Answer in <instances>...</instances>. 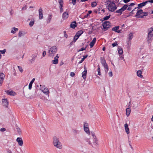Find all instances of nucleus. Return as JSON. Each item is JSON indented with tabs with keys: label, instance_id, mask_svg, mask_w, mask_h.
Instances as JSON below:
<instances>
[{
	"label": "nucleus",
	"instance_id": "obj_15",
	"mask_svg": "<svg viewBox=\"0 0 153 153\" xmlns=\"http://www.w3.org/2000/svg\"><path fill=\"white\" fill-rule=\"evenodd\" d=\"M6 92L8 94L11 96H14L16 94L14 91L12 90H7Z\"/></svg>",
	"mask_w": 153,
	"mask_h": 153
},
{
	"label": "nucleus",
	"instance_id": "obj_56",
	"mask_svg": "<svg viewBox=\"0 0 153 153\" xmlns=\"http://www.w3.org/2000/svg\"><path fill=\"white\" fill-rule=\"evenodd\" d=\"M108 75L110 76V77L112 76L113 75V74H112V72L111 71H110V72H109L108 73Z\"/></svg>",
	"mask_w": 153,
	"mask_h": 153
},
{
	"label": "nucleus",
	"instance_id": "obj_64",
	"mask_svg": "<svg viewBox=\"0 0 153 153\" xmlns=\"http://www.w3.org/2000/svg\"><path fill=\"white\" fill-rule=\"evenodd\" d=\"M7 153H12L10 149H8L7 150Z\"/></svg>",
	"mask_w": 153,
	"mask_h": 153
},
{
	"label": "nucleus",
	"instance_id": "obj_9",
	"mask_svg": "<svg viewBox=\"0 0 153 153\" xmlns=\"http://www.w3.org/2000/svg\"><path fill=\"white\" fill-rule=\"evenodd\" d=\"M2 104L3 106L7 107L8 105V102L7 99H2Z\"/></svg>",
	"mask_w": 153,
	"mask_h": 153
},
{
	"label": "nucleus",
	"instance_id": "obj_36",
	"mask_svg": "<svg viewBox=\"0 0 153 153\" xmlns=\"http://www.w3.org/2000/svg\"><path fill=\"white\" fill-rule=\"evenodd\" d=\"M59 7H63V2L62 0H59Z\"/></svg>",
	"mask_w": 153,
	"mask_h": 153
},
{
	"label": "nucleus",
	"instance_id": "obj_47",
	"mask_svg": "<svg viewBox=\"0 0 153 153\" xmlns=\"http://www.w3.org/2000/svg\"><path fill=\"white\" fill-rule=\"evenodd\" d=\"M91 135L93 136V139L97 138V137L95 135V133L94 132H91Z\"/></svg>",
	"mask_w": 153,
	"mask_h": 153
},
{
	"label": "nucleus",
	"instance_id": "obj_24",
	"mask_svg": "<svg viewBox=\"0 0 153 153\" xmlns=\"http://www.w3.org/2000/svg\"><path fill=\"white\" fill-rule=\"evenodd\" d=\"M35 80V78H33L31 80V81L30 82V83L29 85V87H28V88L30 90H31L32 88V85L34 81Z\"/></svg>",
	"mask_w": 153,
	"mask_h": 153
},
{
	"label": "nucleus",
	"instance_id": "obj_38",
	"mask_svg": "<svg viewBox=\"0 0 153 153\" xmlns=\"http://www.w3.org/2000/svg\"><path fill=\"white\" fill-rule=\"evenodd\" d=\"M72 131L73 133L76 134H78L79 133V131L76 129H73Z\"/></svg>",
	"mask_w": 153,
	"mask_h": 153
},
{
	"label": "nucleus",
	"instance_id": "obj_31",
	"mask_svg": "<svg viewBox=\"0 0 153 153\" xmlns=\"http://www.w3.org/2000/svg\"><path fill=\"white\" fill-rule=\"evenodd\" d=\"M98 139L97 138L93 139V143L95 146L98 145L97 143Z\"/></svg>",
	"mask_w": 153,
	"mask_h": 153
},
{
	"label": "nucleus",
	"instance_id": "obj_51",
	"mask_svg": "<svg viewBox=\"0 0 153 153\" xmlns=\"http://www.w3.org/2000/svg\"><path fill=\"white\" fill-rule=\"evenodd\" d=\"M75 75V73L74 72H71L70 73V75L72 77H74Z\"/></svg>",
	"mask_w": 153,
	"mask_h": 153
},
{
	"label": "nucleus",
	"instance_id": "obj_6",
	"mask_svg": "<svg viewBox=\"0 0 153 153\" xmlns=\"http://www.w3.org/2000/svg\"><path fill=\"white\" fill-rule=\"evenodd\" d=\"M83 33V31L82 30H79L78 31L74 37V39L73 42H75L76 40L81 35V34H82Z\"/></svg>",
	"mask_w": 153,
	"mask_h": 153
},
{
	"label": "nucleus",
	"instance_id": "obj_35",
	"mask_svg": "<svg viewBox=\"0 0 153 153\" xmlns=\"http://www.w3.org/2000/svg\"><path fill=\"white\" fill-rule=\"evenodd\" d=\"M91 13H92V11H91V10L88 11V12L84 16V18H87L89 15V14Z\"/></svg>",
	"mask_w": 153,
	"mask_h": 153
},
{
	"label": "nucleus",
	"instance_id": "obj_28",
	"mask_svg": "<svg viewBox=\"0 0 153 153\" xmlns=\"http://www.w3.org/2000/svg\"><path fill=\"white\" fill-rule=\"evenodd\" d=\"M84 131L87 134L90 135V133L88 127L84 128Z\"/></svg>",
	"mask_w": 153,
	"mask_h": 153
},
{
	"label": "nucleus",
	"instance_id": "obj_55",
	"mask_svg": "<svg viewBox=\"0 0 153 153\" xmlns=\"http://www.w3.org/2000/svg\"><path fill=\"white\" fill-rule=\"evenodd\" d=\"M76 0H72V2L73 5H75L76 3Z\"/></svg>",
	"mask_w": 153,
	"mask_h": 153
},
{
	"label": "nucleus",
	"instance_id": "obj_5",
	"mask_svg": "<svg viewBox=\"0 0 153 153\" xmlns=\"http://www.w3.org/2000/svg\"><path fill=\"white\" fill-rule=\"evenodd\" d=\"M128 6V5L126 4L124 5L120 9L116 10L115 13H118V15H120L127 8Z\"/></svg>",
	"mask_w": 153,
	"mask_h": 153
},
{
	"label": "nucleus",
	"instance_id": "obj_2",
	"mask_svg": "<svg viewBox=\"0 0 153 153\" xmlns=\"http://www.w3.org/2000/svg\"><path fill=\"white\" fill-rule=\"evenodd\" d=\"M107 4V8L110 11L114 12L117 9V7L112 1H108Z\"/></svg>",
	"mask_w": 153,
	"mask_h": 153
},
{
	"label": "nucleus",
	"instance_id": "obj_14",
	"mask_svg": "<svg viewBox=\"0 0 153 153\" xmlns=\"http://www.w3.org/2000/svg\"><path fill=\"white\" fill-rule=\"evenodd\" d=\"M148 3L147 1H145L140 4H138V8L139 9L145 6Z\"/></svg>",
	"mask_w": 153,
	"mask_h": 153
},
{
	"label": "nucleus",
	"instance_id": "obj_11",
	"mask_svg": "<svg viewBox=\"0 0 153 153\" xmlns=\"http://www.w3.org/2000/svg\"><path fill=\"white\" fill-rule=\"evenodd\" d=\"M39 19H41L43 18V10L42 8H40L39 10Z\"/></svg>",
	"mask_w": 153,
	"mask_h": 153
},
{
	"label": "nucleus",
	"instance_id": "obj_50",
	"mask_svg": "<svg viewBox=\"0 0 153 153\" xmlns=\"http://www.w3.org/2000/svg\"><path fill=\"white\" fill-rule=\"evenodd\" d=\"M86 47H85V48H82L81 49H80L78 51V52H79V51H83L84 50H85L86 49Z\"/></svg>",
	"mask_w": 153,
	"mask_h": 153
},
{
	"label": "nucleus",
	"instance_id": "obj_8",
	"mask_svg": "<svg viewBox=\"0 0 153 153\" xmlns=\"http://www.w3.org/2000/svg\"><path fill=\"white\" fill-rule=\"evenodd\" d=\"M5 75L3 73H0V86H1L3 82Z\"/></svg>",
	"mask_w": 153,
	"mask_h": 153
},
{
	"label": "nucleus",
	"instance_id": "obj_52",
	"mask_svg": "<svg viewBox=\"0 0 153 153\" xmlns=\"http://www.w3.org/2000/svg\"><path fill=\"white\" fill-rule=\"evenodd\" d=\"M17 130L18 132L19 133V134H20L21 133V131L20 129L19 128H17Z\"/></svg>",
	"mask_w": 153,
	"mask_h": 153
},
{
	"label": "nucleus",
	"instance_id": "obj_32",
	"mask_svg": "<svg viewBox=\"0 0 153 153\" xmlns=\"http://www.w3.org/2000/svg\"><path fill=\"white\" fill-rule=\"evenodd\" d=\"M105 68V71L107 72L108 70V67L107 64H105L103 66Z\"/></svg>",
	"mask_w": 153,
	"mask_h": 153
},
{
	"label": "nucleus",
	"instance_id": "obj_49",
	"mask_svg": "<svg viewBox=\"0 0 153 153\" xmlns=\"http://www.w3.org/2000/svg\"><path fill=\"white\" fill-rule=\"evenodd\" d=\"M63 33L64 36L66 38H67L68 37V35L66 34V32L65 31H64Z\"/></svg>",
	"mask_w": 153,
	"mask_h": 153
},
{
	"label": "nucleus",
	"instance_id": "obj_17",
	"mask_svg": "<svg viewBox=\"0 0 153 153\" xmlns=\"http://www.w3.org/2000/svg\"><path fill=\"white\" fill-rule=\"evenodd\" d=\"M69 14L67 12H65L62 15V18L64 19H66L68 17Z\"/></svg>",
	"mask_w": 153,
	"mask_h": 153
},
{
	"label": "nucleus",
	"instance_id": "obj_48",
	"mask_svg": "<svg viewBox=\"0 0 153 153\" xmlns=\"http://www.w3.org/2000/svg\"><path fill=\"white\" fill-rule=\"evenodd\" d=\"M6 52V50L4 49L3 50H0V52L2 54H4Z\"/></svg>",
	"mask_w": 153,
	"mask_h": 153
},
{
	"label": "nucleus",
	"instance_id": "obj_18",
	"mask_svg": "<svg viewBox=\"0 0 153 153\" xmlns=\"http://www.w3.org/2000/svg\"><path fill=\"white\" fill-rule=\"evenodd\" d=\"M96 38H94L93 39V40L91 41V42H90V48H92L93 46H94V44H95L96 41Z\"/></svg>",
	"mask_w": 153,
	"mask_h": 153
},
{
	"label": "nucleus",
	"instance_id": "obj_43",
	"mask_svg": "<svg viewBox=\"0 0 153 153\" xmlns=\"http://www.w3.org/2000/svg\"><path fill=\"white\" fill-rule=\"evenodd\" d=\"M18 69H19V71L21 72L22 73V72H23V70L21 67L20 66H18Z\"/></svg>",
	"mask_w": 153,
	"mask_h": 153
},
{
	"label": "nucleus",
	"instance_id": "obj_3",
	"mask_svg": "<svg viewBox=\"0 0 153 153\" xmlns=\"http://www.w3.org/2000/svg\"><path fill=\"white\" fill-rule=\"evenodd\" d=\"M57 51L56 46H53L51 47L48 50L49 56L51 57H53Z\"/></svg>",
	"mask_w": 153,
	"mask_h": 153
},
{
	"label": "nucleus",
	"instance_id": "obj_10",
	"mask_svg": "<svg viewBox=\"0 0 153 153\" xmlns=\"http://www.w3.org/2000/svg\"><path fill=\"white\" fill-rule=\"evenodd\" d=\"M16 140L18 143L19 145L20 146H22L23 143L22 139L21 137H17Z\"/></svg>",
	"mask_w": 153,
	"mask_h": 153
},
{
	"label": "nucleus",
	"instance_id": "obj_42",
	"mask_svg": "<svg viewBox=\"0 0 153 153\" xmlns=\"http://www.w3.org/2000/svg\"><path fill=\"white\" fill-rule=\"evenodd\" d=\"M97 5V3L96 2H92L91 4V6L92 7H95Z\"/></svg>",
	"mask_w": 153,
	"mask_h": 153
},
{
	"label": "nucleus",
	"instance_id": "obj_29",
	"mask_svg": "<svg viewBox=\"0 0 153 153\" xmlns=\"http://www.w3.org/2000/svg\"><path fill=\"white\" fill-rule=\"evenodd\" d=\"M137 75L140 78L143 77V76L142 75V72L140 70H139L137 71Z\"/></svg>",
	"mask_w": 153,
	"mask_h": 153
},
{
	"label": "nucleus",
	"instance_id": "obj_40",
	"mask_svg": "<svg viewBox=\"0 0 153 153\" xmlns=\"http://www.w3.org/2000/svg\"><path fill=\"white\" fill-rule=\"evenodd\" d=\"M40 90H41L42 91V90H44L45 89V88H46V87H45V85H40Z\"/></svg>",
	"mask_w": 153,
	"mask_h": 153
},
{
	"label": "nucleus",
	"instance_id": "obj_20",
	"mask_svg": "<svg viewBox=\"0 0 153 153\" xmlns=\"http://www.w3.org/2000/svg\"><path fill=\"white\" fill-rule=\"evenodd\" d=\"M42 92H43L44 94L46 95L50 93L49 90L47 87L45 88V89L42 91Z\"/></svg>",
	"mask_w": 153,
	"mask_h": 153
},
{
	"label": "nucleus",
	"instance_id": "obj_21",
	"mask_svg": "<svg viewBox=\"0 0 153 153\" xmlns=\"http://www.w3.org/2000/svg\"><path fill=\"white\" fill-rule=\"evenodd\" d=\"M52 18V15L50 14L48 15V17L47 20V22L48 24L49 23L51 20Z\"/></svg>",
	"mask_w": 153,
	"mask_h": 153
},
{
	"label": "nucleus",
	"instance_id": "obj_54",
	"mask_svg": "<svg viewBox=\"0 0 153 153\" xmlns=\"http://www.w3.org/2000/svg\"><path fill=\"white\" fill-rule=\"evenodd\" d=\"M106 62L105 60V59L104 58H103L101 59V63L102 64L103 63H105Z\"/></svg>",
	"mask_w": 153,
	"mask_h": 153
},
{
	"label": "nucleus",
	"instance_id": "obj_63",
	"mask_svg": "<svg viewBox=\"0 0 153 153\" xmlns=\"http://www.w3.org/2000/svg\"><path fill=\"white\" fill-rule=\"evenodd\" d=\"M147 1L148 3L150 2L152 3H153V0H149L148 1Z\"/></svg>",
	"mask_w": 153,
	"mask_h": 153
},
{
	"label": "nucleus",
	"instance_id": "obj_41",
	"mask_svg": "<svg viewBox=\"0 0 153 153\" xmlns=\"http://www.w3.org/2000/svg\"><path fill=\"white\" fill-rule=\"evenodd\" d=\"M111 15H109L108 16L105 17L103 18V19L104 20H108L110 17Z\"/></svg>",
	"mask_w": 153,
	"mask_h": 153
},
{
	"label": "nucleus",
	"instance_id": "obj_4",
	"mask_svg": "<svg viewBox=\"0 0 153 153\" xmlns=\"http://www.w3.org/2000/svg\"><path fill=\"white\" fill-rule=\"evenodd\" d=\"M153 36V27H151L148 30V41L150 43L151 42Z\"/></svg>",
	"mask_w": 153,
	"mask_h": 153
},
{
	"label": "nucleus",
	"instance_id": "obj_44",
	"mask_svg": "<svg viewBox=\"0 0 153 153\" xmlns=\"http://www.w3.org/2000/svg\"><path fill=\"white\" fill-rule=\"evenodd\" d=\"M88 123L86 122L84 123V128H87L88 127Z\"/></svg>",
	"mask_w": 153,
	"mask_h": 153
},
{
	"label": "nucleus",
	"instance_id": "obj_59",
	"mask_svg": "<svg viewBox=\"0 0 153 153\" xmlns=\"http://www.w3.org/2000/svg\"><path fill=\"white\" fill-rule=\"evenodd\" d=\"M59 9L60 12H62L63 10V7H59Z\"/></svg>",
	"mask_w": 153,
	"mask_h": 153
},
{
	"label": "nucleus",
	"instance_id": "obj_13",
	"mask_svg": "<svg viewBox=\"0 0 153 153\" xmlns=\"http://www.w3.org/2000/svg\"><path fill=\"white\" fill-rule=\"evenodd\" d=\"M143 10L142 9H140L138 10L137 12L136 15L135 16V17H137L140 16L143 13Z\"/></svg>",
	"mask_w": 153,
	"mask_h": 153
},
{
	"label": "nucleus",
	"instance_id": "obj_22",
	"mask_svg": "<svg viewBox=\"0 0 153 153\" xmlns=\"http://www.w3.org/2000/svg\"><path fill=\"white\" fill-rule=\"evenodd\" d=\"M77 24L75 21L72 22L70 24V27L73 29H74L76 27Z\"/></svg>",
	"mask_w": 153,
	"mask_h": 153
},
{
	"label": "nucleus",
	"instance_id": "obj_1",
	"mask_svg": "<svg viewBox=\"0 0 153 153\" xmlns=\"http://www.w3.org/2000/svg\"><path fill=\"white\" fill-rule=\"evenodd\" d=\"M53 143L54 146L59 149H62L63 146L62 143L60 141L59 138L56 136L53 137Z\"/></svg>",
	"mask_w": 153,
	"mask_h": 153
},
{
	"label": "nucleus",
	"instance_id": "obj_60",
	"mask_svg": "<svg viewBox=\"0 0 153 153\" xmlns=\"http://www.w3.org/2000/svg\"><path fill=\"white\" fill-rule=\"evenodd\" d=\"M84 59L83 58H82L81 60L78 63L81 64V63H82L84 61Z\"/></svg>",
	"mask_w": 153,
	"mask_h": 153
},
{
	"label": "nucleus",
	"instance_id": "obj_57",
	"mask_svg": "<svg viewBox=\"0 0 153 153\" xmlns=\"http://www.w3.org/2000/svg\"><path fill=\"white\" fill-rule=\"evenodd\" d=\"M0 131L2 132L4 131H6V129L4 128H2L0 129Z\"/></svg>",
	"mask_w": 153,
	"mask_h": 153
},
{
	"label": "nucleus",
	"instance_id": "obj_33",
	"mask_svg": "<svg viewBox=\"0 0 153 153\" xmlns=\"http://www.w3.org/2000/svg\"><path fill=\"white\" fill-rule=\"evenodd\" d=\"M133 37V35L132 33H130L128 35V39L129 41L132 39Z\"/></svg>",
	"mask_w": 153,
	"mask_h": 153
},
{
	"label": "nucleus",
	"instance_id": "obj_30",
	"mask_svg": "<svg viewBox=\"0 0 153 153\" xmlns=\"http://www.w3.org/2000/svg\"><path fill=\"white\" fill-rule=\"evenodd\" d=\"M25 34V33L24 32L19 31L18 34V36L21 37L22 36H24Z\"/></svg>",
	"mask_w": 153,
	"mask_h": 153
},
{
	"label": "nucleus",
	"instance_id": "obj_34",
	"mask_svg": "<svg viewBox=\"0 0 153 153\" xmlns=\"http://www.w3.org/2000/svg\"><path fill=\"white\" fill-rule=\"evenodd\" d=\"M18 30V28L15 27H13L11 31V33H14L15 32L17 31Z\"/></svg>",
	"mask_w": 153,
	"mask_h": 153
},
{
	"label": "nucleus",
	"instance_id": "obj_46",
	"mask_svg": "<svg viewBox=\"0 0 153 153\" xmlns=\"http://www.w3.org/2000/svg\"><path fill=\"white\" fill-rule=\"evenodd\" d=\"M34 21H31L29 25L30 27H32L34 24Z\"/></svg>",
	"mask_w": 153,
	"mask_h": 153
},
{
	"label": "nucleus",
	"instance_id": "obj_62",
	"mask_svg": "<svg viewBox=\"0 0 153 153\" xmlns=\"http://www.w3.org/2000/svg\"><path fill=\"white\" fill-rule=\"evenodd\" d=\"M131 7L128 6V7L127 9V10L129 11H130L131 10Z\"/></svg>",
	"mask_w": 153,
	"mask_h": 153
},
{
	"label": "nucleus",
	"instance_id": "obj_27",
	"mask_svg": "<svg viewBox=\"0 0 153 153\" xmlns=\"http://www.w3.org/2000/svg\"><path fill=\"white\" fill-rule=\"evenodd\" d=\"M131 112V110L130 108H127L126 109V114L127 116H128L130 114Z\"/></svg>",
	"mask_w": 153,
	"mask_h": 153
},
{
	"label": "nucleus",
	"instance_id": "obj_12",
	"mask_svg": "<svg viewBox=\"0 0 153 153\" xmlns=\"http://www.w3.org/2000/svg\"><path fill=\"white\" fill-rule=\"evenodd\" d=\"M85 70L82 73V77L85 79H86V75L87 72V70L86 68L85 67H84Z\"/></svg>",
	"mask_w": 153,
	"mask_h": 153
},
{
	"label": "nucleus",
	"instance_id": "obj_37",
	"mask_svg": "<svg viewBox=\"0 0 153 153\" xmlns=\"http://www.w3.org/2000/svg\"><path fill=\"white\" fill-rule=\"evenodd\" d=\"M98 75H101V73L100 72V67L99 65H98V69H97Z\"/></svg>",
	"mask_w": 153,
	"mask_h": 153
},
{
	"label": "nucleus",
	"instance_id": "obj_19",
	"mask_svg": "<svg viewBox=\"0 0 153 153\" xmlns=\"http://www.w3.org/2000/svg\"><path fill=\"white\" fill-rule=\"evenodd\" d=\"M118 50L119 56L121 57H122V58H123V52L122 49L121 48H118Z\"/></svg>",
	"mask_w": 153,
	"mask_h": 153
},
{
	"label": "nucleus",
	"instance_id": "obj_25",
	"mask_svg": "<svg viewBox=\"0 0 153 153\" xmlns=\"http://www.w3.org/2000/svg\"><path fill=\"white\" fill-rule=\"evenodd\" d=\"M148 15V13L147 12H143V13L140 16L138 17V18H143L144 16H146Z\"/></svg>",
	"mask_w": 153,
	"mask_h": 153
},
{
	"label": "nucleus",
	"instance_id": "obj_26",
	"mask_svg": "<svg viewBox=\"0 0 153 153\" xmlns=\"http://www.w3.org/2000/svg\"><path fill=\"white\" fill-rule=\"evenodd\" d=\"M52 62L53 64H57L58 62V59H57V57H54V59L52 60Z\"/></svg>",
	"mask_w": 153,
	"mask_h": 153
},
{
	"label": "nucleus",
	"instance_id": "obj_23",
	"mask_svg": "<svg viewBox=\"0 0 153 153\" xmlns=\"http://www.w3.org/2000/svg\"><path fill=\"white\" fill-rule=\"evenodd\" d=\"M125 131L127 134H128L129 133V129L128 128V125L126 124H125Z\"/></svg>",
	"mask_w": 153,
	"mask_h": 153
},
{
	"label": "nucleus",
	"instance_id": "obj_39",
	"mask_svg": "<svg viewBox=\"0 0 153 153\" xmlns=\"http://www.w3.org/2000/svg\"><path fill=\"white\" fill-rule=\"evenodd\" d=\"M85 141L88 143V144L92 146V144L91 143V142L90 141V140L88 138H85Z\"/></svg>",
	"mask_w": 153,
	"mask_h": 153
},
{
	"label": "nucleus",
	"instance_id": "obj_58",
	"mask_svg": "<svg viewBox=\"0 0 153 153\" xmlns=\"http://www.w3.org/2000/svg\"><path fill=\"white\" fill-rule=\"evenodd\" d=\"M46 54V52L45 51H44L42 53V56L43 57L45 56Z\"/></svg>",
	"mask_w": 153,
	"mask_h": 153
},
{
	"label": "nucleus",
	"instance_id": "obj_45",
	"mask_svg": "<svg viewBox=\"0 0 153 153\" xmlns=\"http://www.w3.org/2000/svg\"><path fill=\"white\" fill-rule=\"evenodd\" d=\"M117 45L118 44L117 42H115L114 43H113L112 44V45L113 46V47L117 46Z\"/></svg>",
	"mask_w": 153,
	"mask_h": 153
},
{
	"label": "nucleus",
	"instance_id": "obj_7",
	"mask_svg": "<svg viewBox=\"0 0 153 153\" xmlns=\"http://www.w3.org/2000/svg\"><path fill=\"white\" fill-rule=\"evenodd\" d=\"M102 26L104 31H105L110 27V22L108 21L104 22L102 24Z\"/></svg>",
	"mask_w": 153,
	"mask_h": 153
},
{
	"label": "nucleus",
	"instance_id": "obj_61",
	"mask_svg": "<svg viewBox=\"0 0 153 153\" xmlns=\"http://www.w3.org/2000/svg\"><path fill=\"white\" fill-rule=\"evenodd\" d=\"M135 4L134 3H131L128 6H130L131 7L133 6Z\"/></svg>",
	"mask_w": 153,
	"mask_h": 153
},
{
	"label": "nucleus",
	"instance_id": "obj_53",
	"mask_svg": "<svg viewBox=\"0 0 153 153\" xmlns=\"http://www.w3.org/2000/svg\"><path fill=\"white\" fill-rule=\"evenodd\" d=\"M137 107V104L136 103H135L134 104H133V107L135 109Z\"/></svg>",
	"mask_w": 153,
	"mask_h": 153
},
{
	"label": "nucleus",
	"instance_id": "obj_16",
	"mask_svg": "<svg viewBox=\"0 0 153 153\" xmlns=\"http://www.w3.org/2000/svg\"><path fill=\"white\" fill-rule=\"evenodd\" d=\"M119 26H116L113 27L112 29V30L113 31H115L116 32H117L118 33H120V30H117L119 28Z\"/></svg>",
	"mask_w": 153,
	"mask_h": 153
}]
</instances>
